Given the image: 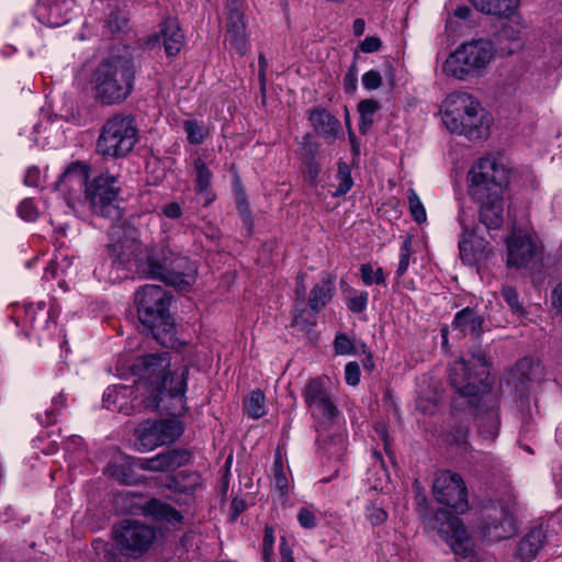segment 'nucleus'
Segmentation results:
<instances>
[{"instance_id": "680f3d73", "label": "nucleus", "mask_w": 562, "mask_h": 562, "mask_svg": "<svg viewBox=\"0 0 562 562\" xmlns=\"http://www.w3.org/2000/svg\"><path fill=\"white\" fill-rule=\"evenodd\" d=\"M273 544H274V536H273V529L271 527H266L265 529V536H263V549H262V555L266 562H269L270 557L273 552Z\"/></svg>"}, {"instance_id": "58836bf2", "label": "nucleus", "mask_w": 562, "mask_h": 562, "mask_svg": "<svg viewBox=\"0 0 562 562\" xmlns=\"http://www.w3.org/2000/svg\"><path fill=\"white\" fill-rule=\"evenodd\" d=\"M183 128L187 134L188 142L193 145L203 143L207 136L206 126L196 120H186L183 122Z\"/></svg>"}, {"instance_id": "c9c22d12", "label": "nucleus", "mask_w": 562, "mask_h": 562, "mask_svg": "<svg viewBox=\"0 0 562 562\" xmlns=\"http://www.w3.org/2000/svg\"><path fill=\"white\" fill-rule=\"evenodd\" d=\"M244 411L254 419H258L266 414L265 394L261 390H255L249 394L244 403Z\"/></svg>"}, {"instance_id": "412c9836", "label": "nucleus", "mask_w": 562, "mask_h": 562, "mask_svg": "<svg viewBox=\"0 0 562 562\" xmlns=\"http://www.w3.org/2000/svg\"><path fill=\"white\" fill-rule=\"evenodd\" d=\"M190 460V454L184 449H171L158 453L151 458H142L137 465L140 470L150 472H166L176 470Z\"/></svg>"}, {"instance_id": "39448f33", "label": "nucleus", "mask_w": 562, "mask_h": 562, "mask_svg": "<svg viewBox=\"0 0 562 562\" xmlns=\"http://www.w3.org/2000/svg\"><path fill=\"white\" fill-rule=\"evenodd\" d=\"M139 240V233L134 226H114L110 232L108 255L113 266L136 271L146 276L148 257L155 252Z\"/></svg>"}, {"instance_id": "8fccbe9b", "label": "nucleus", "mask_w": 562, "mask_h": 562, "mask_svg": "<svg viewBox=\"0 0 562 562\" xmlns=\"http://www.w3.org/2000/svg\"><path fill=\"white\" fill-rule=\"evenodd\" d=\"M502 296L514 314L518 316H522L525 314V308L519 302L518 293L513 286H504L502 289Z\"/></svg>"}, {"instance_id": "5fc2aeb1", "label": "nucleus", "mask_w": 562, "mask_h": 562, "mask_svg": "<svg viewBox=\"0 0 562 562\" xmlns=\"http://www.w3.org/2000/svg\"><path fill=\"white\" fill-rule=\"evenodd\" d=\"M237 210L243 221L244 227L246 228L247 233L250 234L254 228V221L247 202L245 200H238Z\"/></svg>"}, {"instance_id": "49530a36", "label": "nucleus", "mask_w": 562, "mask_h": 562, "mask_svg": "<svg viewBox=\"0 0 562 562\" xmlns=\"http://www.w3.org/2000/svg\"><path fill=\"white\" fill-rule=\"evenodd\" d=\"M412 245H413L412 237L406 236L401 246V249H400V261H398V266L396 269L397 278L403 277L408 269L409 258H411V255L413 254Z\"/></svg>"}, {"instance_id": "37998d69", "label": "nucleus", "mask_w": 562, "mask_h": 562, "mask_svg": "<svg viewBox=\"0 0 562 562\" xmlns=\"http://www.w3.org/2000/svg\"><path fill=\"white\" fill-rule=\"evenodd\" d=\"M128 23V16L125 12H123L117 7L111 8L108 19H106V26L110 30V32H120L123 31Z\"/></svg>"}, {"instance_id": "4468645a", "label": "nucleus", "mask_w": 562, "mask_h": 562, "mask_svg": "<svg viewBox=\"0 0 562 562\" xmlns=\"http://www.w3.org/2000/svg\"><path fill=\"white\" fill-rule=\"evenodd\" d=\"M183 432L177 419L145 420L135 429L136 445L140 451H149L158 446L173 442Z\"/></svg>"}, {"instance_id": "774afa93", "label": "nucleus", "mask_w": 562, "mask_h": 562, "mask_svg": "<svg viewBox=\"0 0 562 562\" xmlns=\"http://www.w3.org/2000/svg\"><path fill=\"white\" fill-rule=\"evenodd\" d=\"M280 554H281L282 562H294L293 557H292V550L288 546L286 540L284 538H282V540H281Z\"/></svg>"}, {"instance_id": "338daca9", "label": "nucleus", "mask_w": 562, "mask_h": 562, "mask_svg": "<svg viewBox=\"0 0 562 562\" xmlns=\"http://www.w3.org/2000/svg\"><path fill=\"white\" fill-rule=\"evenodd\" d=\"M162 214L171 220H177L181 216V206L177 202H170L162 207Z\"/></svg>"}, {"instance_id": "2eb2a0df", "label": "nucleus", "mask_w": 562, "mask_h": 562, "mask_svg": "<svg viewBox=\"0 0 562 562\" xmlns=\"http://www.w3.org/2000/svg\"><path fill=\"white\" fill-rule=\"evenodd\" d=\"M432 493L436 501L457 514H463L469 508L468 491L464 481L458 473L441 471L437 473Z\"/></svg>"}, {"instance_id": "f257e3e1", "label": "nucleus", "mask_w": 562, "mask_h": 562, "mask_svg": "<svg viewBox=\"0 0 562 562\" xmlns=\"http://www.w3.org/2000/svg\"><path fill=\"white\" fill-rule=\"evenodd\" d=\"M131 372L137 383L148 392L151 405L158 406L162 395L167 394L180 403V406L173 409V415L188 412L186 392L189 368L187 366L172 368L169 351L136 357L131 364Z\"/></svg>"}, {"instance_id": "e433bc0d", "label": "nucleus", "mask_w": 562, "mask_h": 562, "mask_svg": "<svg viewBox=\"0 0 562 562\" xmlns=\"http://www.w3.org/2000/svg\"><path fill=\"white\" fill-rule=\"evenodd\" d=\"M504 40L508 42V47L499 48L503 55H513L522 50L525 46V41L520 37L519 32L512 27L504 26L501 31L499 41Z\"/></svg>"}, {"instance_id": "79ce46f5", "label": "nucleus", "mask_w": 562, "mask_h": 562, "mask_svg": "<svg viewBox=\"0 0 562 562\" xmlns=\"http://www.w3.org/2000/svg\"><path fill=\"white\" fill-rule=\"evenodd\" d=\"M361 280L366 285L384 284L385 276L382 268L373 269L371 263H363L360 266Z\"/></svg>"}, {"instance_id": "69168bd1", "label": "nucleus", "mask_w": 562, "mask_h": 562, "mask_svg": "<svg viewBox=\"0 0 562 562\" xmlns=\"http://www.w3.org/2000/svg\"><path fill=\"white\" fill-rule=\"evenodd\" d=\"M382 42L376 36H368L366 37L361 44L360 49L363 53H375L381 48Z\"/></svg>"}, {"instance_id": "13d9d810", "label": "nucleus", "mask_w": 562, "mask_h": 562, "mask_svg": "<svg viewBox=\"0 0 562 562\" xmlns=\"http://www.w3.org/2000/svg\"><path fill=\"white\" fill-rule=\"evenodd\" d=\"M346 383L356 386L360 382V367L357 362H348L345 367Z\"/></svg>"}, {"instance_id": "c756f323", "label": "nucleus", "mask_w": 562, "mask_h": 562, "mask_svg": "<svg viewBox=\"0 0 562 562\" xmlns=\"http://www.w3.org/2000/svg\"><path fill=\"white\" fill-rule=\"evenodd\" d=\"M516 375L524 385L540 383L546 378V370L540 361L524 358L516 364Z\"/></svg>"}, {"instance_id": "0e129e2a", "label": "nucleus", "mask_w": 562, "mask_h": 562, "mask_svg": "<svg viewBox=\"0 0 562 562\" xmlns=\"http://www.w3.org/2000/svg\"><path fill=\"white\" fill-rule=\"evenodd\" d=\"M41 170L36 166H30L26 169V173L24 177V183L29 187H38L41 184Z\"/></svg>"}, {"instance_id": "de8ad7c7", "label": "nucleus", "mask_w": 562, "mask_h": 562, "mask_svg": "<svg viewBox=\"0 0 562 562\" xmlns=\"http://www.w3.org/2000/svg\"><path fill=\"white\" fill-rule=\"evenodd\" d=\"M368 300L367 291L350 290L347 306L352 313H362L367 308Z\"/></svg>"}, {"instance_id": "4d7b16f0", "label": "nucleus", "mask_w": 562, "mask_h": 562, "mask_svg": "<svg viewBox=\"0 0 562 562\" xmlns=\"http://www.w3.org/2000/svg\"><path fill=\"white\" fill-rule=\"evenodd\" d=\"M358 85V67L356 63L349 67L348 71L344 77V89L347 93L356 91Z\"/></svg>"}, {"instance_id": "4be33fe9", "label": "nucleus", "mask_w": 562, "mask_h": 562, "mask_svg": "<svg viewBox=\"0 0 562 562\" xmlns=\"http://www.w3.org/2000/svg\"><path fill=\"white\" fill-rule=\"evenodd\" d=\"M480 203V221L488 229H498L503 225V193H488L484 199H473Z\"/></svg>"}, {"instance_id": "e2e57ef3", "label": "nucleus", "mask_w": 562, "mask_h": 562, "mask_svg": "<svg viewBox=\"0 0 562 562\" xmlns=\"http://www.w3.org/2000/svg\"><path fill=\"white\" fill-rule=\"evenodd\" d=\"M304 175L307 181H310L312 184H316L319 175V168L314 158L306 160Z\"/></svg>"}, {"instance_id": "9d476101", "label": "nucleus", "mask_w": 562, "mask_h": 562, "mask_svg": "<svg viewBox=\"0 0 562 562\" xmlns=\"http://www.w3.org/2000/svg\"><path fill=\"white\" fill-rule=\"evenodd\" d=\"M510 178V169L501 158L487 156L479 159L469 172V192L473 199L488 193H503Z\"/></svg>"}, {"instance_id": "7ed1b4c3", "label": "nucleus", "mask_w": 562, "mask_h": 562, "mask_svg": "<svg viewBox=\"0 0 562 562\" xmlns=\"http://www.w3.org/2000/svg\"><path fill=\"white\" fill-rule=\"evenodd\" d=\"M136 67L132 59L113 56L102 60L91 75V90L102 105L125 101L134 90Z\"/></svg>"}, {"instance_id": "09e8293b", "label": "nucleus", "mask_w": 562, "mask_h": 562, "mask_svg": "<svg viewBox=\"0 0 562 562\" xmlns=\"http://www.w3.org/2000/svg\"><path fill=\"white\" fill-rule=\"evenodd\" d=\"M364 515L367 520L372 526H380L387 519V513L384 510V508L373 503H369L366 505Z\"/></svg>"}, {"instance_id": "ddd939ff", "label": "nucleus", "mask_w": 562, "mask_h": 562, "mask_svg": "<svg viewBox=\"0 0 562 562\" xmlns=\"http://www.w3.org/2000/svg\"><path fill=\"white\" fill-rule=\"evenodd\" d=\"M156 531L153 527L136 520H123L113 529V539L120 552L126 557L138 558L153 544Z\"/></svg>"}, {"instance_id": "3c124183", "label": "nucleus", "mask_w": 562, "mask_h": 562, "mask_svg": "<svg viewBox=\"0 0 562 562\" xmlns=\"http://www.w3.org/2000/svg\"><path fill=\"white\" fill-rule=\"evenodd\" d=\"M273 479L278 490H280L281 492L286 491L288 479L285 476L284 467L279 454L276 456L273 462Z\"/></svg>"}, {"instance_id": "1a4fd4ad", "label": "nucleus", "mask_w": 562, "mask_h": 562, "mask_svg": "<svg viewBox=\"0 0 562 562\" xmlns=\"http://www.w3.org/2000/svg\"><path fill=\"white\" fill-rule=\"evenodd\" d=\"M488 361L482 352L473 355L470 360L460 359L450 367V383L462 396L477 400L488 393Z\"/></svg>"}, {"instance_id": "c85d7f7f", "label": "nucleus", "mask_w": 562, "mask_h": 562, "mask_svg": "<svg viewBox=\"0 0 562 562\" xmlns=\"http://www.w3.org/2000/svg\"><path fill=\"white\" fill-rule=\"evenodd\" d=\"M134 394V387L127 385H112L103 393V406L110 411L127 413V400Z\"/></svg>"}, {"instance_id": "b1692460", "label": "nucleus", "mask_w": 562, "mask_h": 562, "mask_svg": "<svg viewBox=\"0 0 562 562\" xmlns=\"http://www.w3.org/2000/svg\"><path fill=\"white\" fill-rule=\"evenodd\" d=\"M310 121L315 132L327 143H333L340 131L339 120L323 108L310 112Z\"/></svg>"}, {"instance_id": "ea45409f", "label": "nucleus", "mask_w": 562, "mask_h": 562, "mask_svg": "<svg viewBox=\"0 0 562 562\" xmlns=\"http://www.w3.org/2000/svg\"><path fill=\"white\" fill-rule=\"evenodd\" d=\"M66 398L63 393H59L52 400V407L44 412V415H37L38 422L48 426L56 423L58 414L65 407Z\"/></svg>"}, {"instance_id": "f704fd0d", "label": "nucleus", "mask_w": 562, "mask_h": 562, "mask_svg": "<svg viewBox=\"0 0 562 562\" xmlns=\"http://www.w3.org/2000/svg\"><path fill=\"white\" fill-rule=\"evenodd\" d=\"M379 109V102L373 99H364L359 102V131L361 134L368 133V131L371 128L373 124V116Z\"/></svg>"}, {"instance_id": "7c9ffc66", "label": "nucleus", "mask_w": 562, "mask_h": 562, "mask_svg": "<svg viewBox=\"0 0 562 562\" xmlns=\"http://www.w3.org/2000/svg\"><path fill=\"white\" fill-rule=\"evenodd\" d=\"M160 33L166 54L168 56L177 55L180 52L184 40V35L180 30L178 21L175 19H168L165 21Z\"/></svg>"}, {"instance_id": "6e6d98bb", "label": "nucleus", "mask_w": 562, "mask_h": 562, "mask_svg": "<svg viewBox=\"0 0 562 562\" xmlns=\"http://www.w3.org/2000/svg\"><path fill=\"white\" fill-rule=\"evenodd\" d=\"M334 348L338 355H350L353 352V344L346 334H338L336 336Z\"/></svg>"}, {"instance_id": "bf43d9fd", "label": "nucleus", "mask_w": 562, "mask_h": 562, "mask_svg": "<svg viewBox=\"0 0 562 562\" xmlns=\"http://www.w3.org/2000/svg\"><path fill=\"white\" fill-rule=\"evenodd\" d=\"M297 520L301 527L305 529H313L316 527L315 514L306 507H302L297 513Z\"/></svg>"}, {"instance_id": "5701e85b", "label": "nucleus", "mask_w": 562, "mask_h": 562, "mask_svg": "<svg viewBox=\"0 0 562 562\" xmlns=\"http://www.w3.org/2000/svg\"><path fill=\"white\" fill-rule=\"evenodd\" d=\"M484 322L483 315L476 310L464 307L454 315L451 328L462 337L467 335L480 337L483 333Z\"/></svg>"}, {"instance_id": "dca6fc26", "label": "nucleus", "mask_w": 562, "mask_h": 562, "mask_svg": "<svg viewBox=\"0 0 562 562\" xmlns=\"http://www.w3.org/2000/svg\"><path fill=\"white\" fill-rule=\"evenodd\" d=\"M304 402L318 425L328 426L339 415L322 378L312 379L303 392Z\"/></svg>"}, {"instance_id": "864d4df0", "label": "nucleus", "mask_w": 562, "mask_h": 562, "mask_svg": "<svg viewBox=\"0 0 562 562\" xmlns=\"http://www.w3.org/2000/svg\"><path fill=\"white\" fill-rule=\"evenodd\" d=\"M93 548L97 551L98 555L102 557L105 561L116 562L117 555L112 544L104 542L102 540H95L93 542Z\"/></svg>"}, {"instance_id": "f3484780", "label": "nucleus", "mask_w": 562, "mask_h": 562, "mask_svg": "<svg viewBox=\"0 0 562 562\" xmlns=\"http://www.w3.org/2000/svg\"><path fill=\"white\" fill-rule=\"evenodd\" d=\"M479 531L483 541L497 542L514 537L517 529L509 510L498 505L483 512Z\"/></svg>"}, {"instance_id": "052dcab7", "label": "nucleus", "mask_w": 562, "mask_h": 562, "mask_svg": "<svg viewBox=\"0 0 562 562\" xmlns=\"http://www.w3.org/2000/svg\"><path fill=\"white\" fill-rule=\"evenodd\" d=\"M362 85L368 90L378 89L382 85V77L376 70H369L362 76Z\"/></svg>"}, {"instance_id": "6ab92c4d", "label": "nucleus", "mask_w": 562, "mask_h": 562, "mask_svg": "<svg viewBox=\"0 0 562 562\" xmlns=\"http://www.w3.org/2000/svg\"><path fill=\"white\" fill-rule=\"evenodd\" d=\"M506 243L507 265L515 268L526 267L538 250L537 237L528 229L514 228Z\"/></svg>"}, {"instance_id": "393cba45", "label": "nucleus", "mask_w": 562, "mask_h": 562, "mask_svg": "<svg viewBox=\"0 0 562 562\" xmlns=\"http://www.w3.org/2000/svg\"><path fill=\"white\" fill-rule=\"evenodd\" d=\"M68 2H36L34 14L37 20L52 27H57L69 21Z\"/></svg>"}, {"instance_id": "603ef678", "label": "nucleus", "mask_w": 562, "mask_h": 562, "mask_svg": "<svg viewBox=\"0 0 562 562\" xmlns=\"http://www.w3.org/2000/svg\"><path fill=\"white\" fill-rule=\"evenodd\" d=\"M18 214L25 221L34 222L37 218L38 212L31 199H24L18 206Z\"/></svg>"}, {"instance_id": "aec40b11", "label": "nucleus", "mask_w": 562, "mask_h": 562, "mask_svg": "<svg viewBox=\"0 0 562 562\" xmlns=\"http://www.w3.org/2000/svg\"><path fill=\"white\" fill-rule=\"evenodd\" d=\"M241 2H228L227 4V41L239 55H245L249 48V38L245 32L244 11Z\"/></svg>"}, {"instance_id": "f03ea898", "label": "nucleus", "mask_w": 562, "mask_h": 562, "mask_svg": "<svg viewBox=\"0 0 562 562\" xmlns=\"http://www.w3.org/2000/svg\"><path fill=\"white\" fill-rule=\"evenodd\" d=\"M171 301L172 295L159 285L146 284L135 293L140 324L166 348H175L178 344L176 325L169 312Z\"/></svg>"}, {"instance_id": "cd10ccee", "label": "nucleus", "mask_w": 562, "mask_h": 562, "mask_svg": "<svg viewBox=\"0 0 562 562\" xmlns=\"http://www.w3.org/2000/svg\"><path fill=\"white\" fill-rule=\"evenodd\" d=\"M546 530L539 526L532 528L519 542L518 553L521 560L530 562L544 546Z\"/></svg>"}, {"instance_id": "6e6552de", "label": "nucleus", "mask_w": 562, "mask_h": 562, "mask_svg": "<svg viewBox=\"0 0 562 562\" xmlns=\"http://www.w3.org/2000/svg\"><path fill=\"white\" fill-rule=\"evenodd\" d=\"M494 56L490 41L475 40L459 46L443 64V71L459 80L477 77L483 74Z\"/></svg>"}, {"instance_id": "72a5a7b5", "label": "nucleus", "mask_w": 562, "mask_h": 562, "mask_svg": "<svg viewBox=\"0 0 562 562\" xmlns=\"http://www.w3.org/2000/svg\"><path fill=\"white\" fill-rule=\"evenodd\" d=\"M474 10L495 15L499 19H508L514 15L516 11V5H513L512 2H472Z\"/></svg>"}, {"instance_id": "2f4dec72", "label": "nucleus", "mask_w": 562, "mask_h": 562, "mask_svg": "<svg viewBox=\"0 0 562 562\" xmlns=\"http://www.w3.org/2000/svg\"><path fill=\"white\" fill-rule=\"evenodd\" d=\"M335 285L330 280H322L315 284L310 294L308 304L312 311L318 312L331 300Z\"/></svg>"}, {"instance_id": "0eeeda50", "label": "nucleus", "mask_w": 562, "mask_h": 562, "mask_svg": "<svg viewBox=\"0 0 562 562\" xmlns=\"http://www.w3.org/2000/svg\"><path fill=\"white\" fill-rule=\"evenodd\" d=\"M138 140V130L132 115L115 114L101 127L97 153L104 158H122L132 151Z\"/></svg>"}, {"instance_id": "a211bd4d", "label": "nucleus", "mask_w": 562, "mask_h": 562, "mask_svg": "<svg viewBox=\"0 0 562 562\" xmlns=\"http://www.w3.org/2000/svg\"><path fill=\"white\" fill-rule=\"evenodd\" d=\"M469 402L475 406V423L480 437L487 441L495 440L501 428L499 400L486 393Z\"/></svg>"}, {"instance_id": "c03bdc74", "label": "nucleus", "mask_w": 562, "mask_h": 562, "mask_svg": "<svg viewBox=\"0 0 562 562\" xmlns=\"http://www.w3.org/2000/svg\"><path fill=\"white\" fill-rule=\"evenodd\" d=\"M409 212L414 221L424 223L427 218L424 204L414 189L407 191Z\"/></svg>"}, {"instance_id": "423d86ee", "label": "nucleus", "mask_w": 562, "mask_h": 562, "mask_svg": "<svg viewBox=\"0 0 562 562\" xmlns=\"http://www.w3.org/2000/svg\"><path fill=\"white\" fill-rule=\"evenodd\" d=\"M148 260V278L158 279L179 291H189L196 281V265L188 257L179 256L170 249H156Z\"/></svg>"}, {"instance_id": "20e7f679", "label": "nucleus", "mask_w": 562, "mask_h": 562, "mask_svg": "<svg viewBox=\"0 0 562 562\" xmlns=\"http://www.w3.org/2000/svg\"><path fill=\"white\" fill-rule=\"evenodd\" d=\"M442 122L452 133L477 140L488 135V124L484 110L476 98L465 91H454L447 95L441 106Z\"/></svg>"}, {"instance_id": "a19ab883", "label": "nucleus", "mask_w": 562, "mask_h": 562, "mask_svg": "<svg viewBox=\"0 0 562 562\" xmlns=\"http://www.w3.org/2000/svg\"><path fill=\"white\" fill-rule=\"evenodd\" d=\"M337 180L339 184L334 192V196L345 195L353 184L350 168L345 161L338 164Z\"/></svg>"}, {"instance_id": "a18cd8bd", "label": "nucleus", "mask_w": 562, "mask_h": 562, "mask_svg": "<svg viewBox=\"0 0 562 562\" xmlns=\"http://www.w3.org/2000/svg\"><path fill=\"white\" fill-rule=\"evenodd\" d=\"M473 12V9L470 5H459L457 9L452 11V15H449V18L446 21V30L454 34L458 31V23L456 19L467 21L471 18Z\"/></svg>"}, {"instance_id": "a878e982", "label": "nucleus", "mask_w": 562, "mask_h": 562, "mask_svg": "<svg viewBox=\"0 0 562 562\" xmlns=\"http://www.w3.org/2000/svg\"><path fill=\"white\" fill-rule=\"evenodd\" d=\"M143 515L150 517L155 521L168 522L171 525L180 524L182 521V515L171 505L157 499L151 498L142 506Z\"/></svg>"}, {"instance_id": "bb28decb", "label": "nucleus", "mask_w": 562, "mask_h": 562, "mask_svg": "<svg viewBox=\"0 0 562 562\" xmlns=\"http://www.w3.org/2000/svg\"><path fill=\"white\" fill-rule=\"evenodd\" d=\"M88 167L82 162H71L68 168L60 175L58 181L55 183L56 189L59 191L77 190L82 187L87 188Z\"/></svg>"}, {"instance_id": "4c0bfd02", "label": "nucleus", "mask_w": 562, "mask_h": 562, "mask_svg": "<svg viewBox=\"0 0 562 562\" xmlns=\"http://www.w3.org/2000/svg\"><path fill=\"white\" fill-rule=\"evenodd\" d=\"M193 166L195 171V190L206 192L211 186L213 175L201 157L194 159Z\"/></svg>"}, {"instance_id": "9b49d317", "label": "nucleus", "mask_w": 562, "mask_h": 562, "mask_svg": "<svg viewBox=\"0 0 562 562\" xmlns=\"http://www.w3.org/2000/svg\"><path fill=\"white\" fill-rule=\"evenodd\" d=\"M432 528L451 551L465 559L474 554L476 541L463 521L446 509H438L432 519Z\"/></svg>"}, {"instance_id": "473e14b6", "label": "nucleus", "mask_w": 562, "mask_h": 562, "mask_svg": "<svg viewBox=\"0 0 562 562\" xmlns=\"http://www.w3.org/2000/svg\"><path fill=\"white\" fill-rule=\"evenodd\" d=\"M459 223L463 229L462 236L459 240L460 257L463 261L471 262L474 260V255L479 247H481V243H477L476 245L475 234L468 229L462 212L459 214Z\"/></svg>"}, {"instance_id": "f8f14e48", "label": "nucleus", "mask_w": 562, "mask_h": 562, "mask_svg": "<svg viewBox=\"0 0 562 562\" xmlns=\"http://www.w3.org/2000/svg\"><path fill=\"white\" fill-rule=\"evenodd\" d=\"M119 180L109 172L95 177L86 188V196L92 212L108 218H119L120 209L116 205L120 193Z\"/></svg>"}]
</instances>
